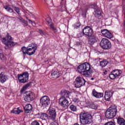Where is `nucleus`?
Listing matches in <instances>:
<instances>
[{
    "instance_id": "1",
    "label": "nucleus",
    "mask_w": 125,
    "mask_h": 125,
    "mask_svg": "<svg viewBox=\"0 0 125 125\" xmlns=\"http://www.w3.org/2000/svg\"><path fill=\"white\" fill-rule=\"evenodd\" d=\"M78 71L85 78H90L92 71H91L90 64L88 62H84L79 65L78 67Z\"/></svg>"
},
{
    "instance_id": "2",
    "label": "nucleus",
    "mask_w": 125,
    "mask_h": 125,
    "mask_svg": "<svg viewBox=\"0 0 125 125\" xmlns=\"http://www.w3.org/2000/svg\"><path fill=\"white\" fill-rule=\"evenodd\" d=\"M80 118L82 125H89L92 123V116L89 113L82 112L80 115Z\"/></svg>"
},
{
    "instance_id": "3",
    "label": "nucleus",
    "mask_w": 125,
    "mask_h": 125,
    "mask_svg": "<svg viewBox=\"0 0 125 125\" xmlns=\"http://www.w3.org/2000/svg\"><path fill=\"white\" fill-rule=\"evenodd\" d=\"M117 106L115 105H112L105 112V117L107 119H113L116 117L117 112Z\"/></svg>"
},
{
    "instance_id": "4",
    "label": "nucleus",
    "mask_w": 125,
    "mask_h": 125,
    "mask_svg": "<svg viewBox=\"0 0 125 125\" xmlns=\"http://www.w3.org/2000/svg\"><path fill=\"white\" fill-rule=\"evenodd\" d=\"M12 38L9 35V33H7V37L3 38L1 42L4 44H5L6 46L9 47L10 48L14 46L16 43L12 42Z\"/></svg>"
},
{
    "instance_id": "5",
    "label": "nucleus",
    "mask_w": 125,
    "mask_h": 125,
    "mask_svg": "<svg viewBox=\"0 0 125 125\" xmlns=\"http://www.w3.org/2000/svg\"><path fill=\"white\" fill-rule=\"evenodd\" d=\"M24 100L26 102H31V101H34L36 97L35 96V94L31 91H26L23 94Z\"/></svg>"
},
{
    "instance_id": "6",
    "label": "nucleus",
    "mask_w": 125,
    "mask_h": 125,
    "mask_svg": "<svg viewBox=\"0 0 125 125\" xmlns=\"http://www.w3.org/2000/svg\"><path fill=\"white\" fill-rule=\"evenodd\" d=\"M100 45L103 49H110V47H112V44L109 40L106 38H103L101 42Z\"/></svg>"
},
{
    "instance_id": "7",
    "label": "nucleus",
    "mask_w": 125,
    "mask_h": 125,
    "mask_svg": "<svg viewBox=\"0 0 125 125\" xmlns=\"http://www.w3.org/2000/svg\"><path fill=\"white\" fill-rule=\"evenodd\" d=\"M85 84V80L82 77H77L75 81L74 85L76 88H80Z\"/></svg>"
},
{
    "instance_id": "8",
    "label": "nucleus",
    "mask_w": 125,
    "mask_h": 125,
    "mask_svg": "<svg viewBox=\"0 0 125 125\" xmlns=\"http://www.w3.org/2000/svg\"><path fill=\"white\" fill-rule=\"evenodd\" d=\"M28 47L30 48H27V54L30 56L33 55L36 53V51L38 49V45L35 43H32L28 45Z\"/></svg>"
},
{
    "instance_id": "9",
    "label": "nucleus",
    "mask_w": 125,
    "mask_h": 125,
    "mask_svg": "<svg viewBox=\"0 0 125 125\" xmlns=\"http://www.w3.org/2000/svg\"><path fill=\"white\" fill-rule=\"evenodd\" d=\"M40 102L41 105L45 107L50 104V99L48 96H44L40 99Z\"/></svg>"
},
{
    "instance_id": "10",
    "label": "nucleus",
    "mask_w": 125,
    "mask_h": 125,
    "mask_svg": "<svg viewBox=\"0 0 125 125\" xmlns=\"http://www.w3.org/2000/svg\"><path fill=\"white\" fill-rule=\"evenodd\" d=\"M122 71L120 70H114L112 71L110 74L109 75V78L110 80H115V79L120 77Z\"/></svg>"
},
{
    "instance_id": "11",
    "label": "nucleus",
    "mask_w": 125,
    "mask_h": 125,
    "mask_svg": "<svg viewBox=\"0 0 125 125\" xmlns=\"http://www.w3.org/2000/svg\"><path fill=\"white\" fill-rule=\"evenodd\" d=\"M83 33L85 36L91 37L93 35V30L89 26H85L83 30Z\"/></svg>"
},
{
    "instance_id": "12",
    "label": "nucleus",
    "mask_w": 125,
    "mask_h": 125,
    "mask_svg": "<svg viewBox=\"0 0 125 125\" xmlns=\"http://www.w3.org/2000/svg\"><path fill=\"white\" fill-rule=\"evenodd\" d=\"M49 118L50 120H52V121H54L56 119V110L55 108H50L49 109Z\"/></svg>"
},
{
    "instance_id": "13",
    "label": "nucleus",
    "mask_w": 125,
    "mask_h": 125,
    "mask_svg": "<svg viewBox=\"0 0 125 125\" xmlns=\"http://www.w3.org/2000/svg\"><path fill=\"white\" fill-rule=\"evenodd\" d=\"M101 33L104 37L107 38V39H112V38H113V34L106 29H102Z\"/></svg>"
},
{
    "instance_id": "14",
    "label": "nucleus",
    "mask_w": 125,
    "mask_h": 125,
    "mask_svg": "<svg viewBox=\"0 0 125 125\" xmlns=\"http://www.w3.org/2000/svg\"><path fill=\"white\" fill-rule=\"evenodd\" d=\"M60 103L62 107H64V108H68L69 106V101L67 99L64 98H61L60 99Z\"/></svg>"
},
{
    "instance_id": "15",
    "label": "nucleus",
    "mask_w": 125,
    "mask_h": 125,
    "mask_svg": "<svg viewBox=\"0 0 125 125\" xmlns=\"http://www.w3.org/2000/svg\"><path fill=\"white\" fill-rule=\"evenodd\" d=\"M93 96L96 97V98H101L103 97V93L98 92L95 89H93L92 91Z\"/></svg>"
},
{
    "instance_id": "16",
    "label": "nucleus",
    "mask_w": 125,
    "mask_h": 125,
    "mask_svg": "<svg viewBox=\"0 0 125 125\" xmlns=\"http://www.w3.org/2000/svg\"><path fill=\"white\" fill-rule=\"evenodd\" d=\"M88 43L90 44L91 45H92V44H94V43H95V42H97V40L96 39V36H90V37L88 39Z\"/></svg>"
},
{
    "instance_id": "17",
    "label": "nucleus",
    "mask_w": 125,
    "mask_h": 125,
    "mask_svg": "<svg viewBox=\"0 0 125 125\" xmlns=\"http://www.w3.org/2000/svg\"><path fill=\"white\" fill-rule=\"evenodd\" d=\"M113 96V92L109 91H106L105 92L104 99L106 101H110V99Z\"/></svg>"
},
{
    "instance_id": "18",
    "label": "nucleus",
    "mask_w": 125,
    "mask_h": 125,
    "mask_svg": "<svg viewBox=\"0 0 125 125\" xmlns=\"http://www.w3.org/2000/svg\"><path fill=\"white\" fill-rule=\"evenodd\" d=\"M7 80H8V78L7 77V75H5L3 72H1L0 74V82L3 83H5Z\"/></svg>"
},
{
    "instance_id": "19",
    "label": "nucleus",
    "mask_w": 125,
    "mask_h": 125,
    "mask_svg": "<svg viewBox=\"0 0 125 125\" xmlns=\"http://www.w3.org/2000/svg\"><path fill=\"white\" fill-rule=\"evenodd\" d=\"M32 108H33V107L32 106V105L30 104H26L24 107L25 112L26 114H29L31 113L32 112Z\"/></svg>"
},
{
    "instance_id": "20",
    "label": "nucleus",
    "mask_w": 125,
    "mask_h": 125,
    "mask_svg": "<svg viewBox=\"0 0 125 125\" xmlns=\"http://www.w3.org/2000/svg\"><path fill=\"white\" fill-rule=\"evenodd\" d=\"M60 77V73L58 71H52L51 75L52 79H57Z\"/></svg>"
},
{
    "instance_id": "21",
    "label": "nucleus",
    "mask_w": 125,
    "mask_h": 125,
    "mask_svg": "<svg viewBox=\"0 0 125 125\" xmlns=\"http://www.w3.org/2000/svg\"><path fill=\"white\" fill-rule=\"evenodd\" d=\"M65 2H66V0H65L64 2L62 1L61 2V6H59V8H60L61 11H65L67 9Z\"/></svg>"
},
{
    "instance_id": "22",
    "label": "nucleus",
    "mask_w": 125,
    "mask_h": 125,
    "mask_svg": "<svg viewBox=\"0 0 125 125\" xmlns=\"http://www.w3.org/2000/svg\"><path fill=\"white\" fill-rule=\"evenodd\" d=\"M24 75H25V76H24L22 80H21L20 83H27V82H28L29 80V73H28V72H24Z\"/></svg>"
},
{
    "instance_id": "23",
    "label": "nucleus",
    "mask_w": 125,
    "mask_h": 125,
    "mask_svg": "<svg viewBox=\"0 0 125 125\" xmlns=\"http://www.w3.org/2000/svg\"><path fill=\"white\" fill-rule=\"evenodd\" d=\"M94 15L95 17H100L102 15V12L99 9H97L94 11Z\"/></svg>"
},
{
    "instance_id": "24",
    "label": "nucleus",
    "mask_w": 125,
    "mask_h": 125,
    "mask_svg": "<svg viewBox=\"0 0 125 125\" xmlns=\"http://www.w3.org/2000/svg\"><path fill=\"white\" fill-rule=\"evenodd\" d=\"M32 83H33L32 82H29V83H27L24 86H23L21 90V92H24V91H25V90H26V89H27L28 87L32 85Z\"/></svg>"
},
{
    "instance_id": "25",
    "label": "nucleus",
    "mask_w": 125,
    "mask_h": 125,
    "mask_svg": "<svg viewBox=\"0 0 125 125\" xmlns=\"http://www.w3.org/2000/svg\"><path fill=\"white\" fill-rule=\"evenodd\" d=\"M62 98H65V99L66 98H68L69 97V91L66 90L63 91L62 92Z\"/></svg>"
},
{
    "instance_id": "26",
    "label": "nucleus",
    "mask_w": 125,
    "mask_h": 125,
    "mask_svg": "<svg viewBox=\"0 0 125 125\" xmlns=\"http://www.w3.org/2000/svg\"><path fill=\"white\" fill-rule=\"evenodd\" d=\"M40 117L42 120H46V119H47V120H50L47 114L44 113H41Z\"/></svg>"
},
{
    "instance_id": "27",
    "label": "nucleus",
    "mask_w": 125,
    "mask_h": 125,
    "mask_svg": "<svg viewBox=\"0 0 125 125\" xmlns=\"http://www.w3.org/2000/svg\"><path fill=\"white\" fill-rule=\"evenodd\" d=\"M12 114H17V115H19L21 113V110L19 109V107L17 108H15L13 110L11 111Z\"/></svg>"
},
{
    "instance_id": "28",
    "label": "nucleus",
    "mask_w": 125,
    "mask_h": 125,
    "mask_svg": "<svg viewBox=\"0 0 125 125\" xmlns=\"http://www.w3.org/2000/svg\"><path fill=\"white\" fill-rule=\"evenodd\" d=\"M117 123L120 125H125V120L124 118H118Z\"/></svg>"
},
{
    "instance_id": "29",
    "label": "nucleus",
    "mask_w": 125,
    "mask_h": 125,
    "mask_svg": "<svg viewBox=\"0 0 125 125\" xmlns=\"http://www.w3.org/2000/svg\"><path fill=\"white\" fill-rule=\"evenodd\" d=\"M89 107L91 108V109L96 110L97 108H98V105L94 103H92L89 104Z\"/></svg>"
},
{
    "instance_id": "30",
    "label": "nucleus",
    "mask_w": 125,
    "mask_h": 125,
    "mask_svg": "<svg viewBox=\"0 0 125 125\" xmlns=\"http://www.w3.org/2000/svg\"><path fill=\"white\" fill-rule=\"evenodd\" d=\"M108 64V61L106 60H104L100 62V66L102 67H105Z\"/></svg>"
},
{
    "instance_id": "31",
    "label": "nucleus",
    "mask_w": 125,
    "mask_h": 125,
    "mask_svg": "<svg viewBox=\"0 0 125 125\" xmlns=\"http://www.w3.org/2000/svg\"><path fill=\"white\" fill-rule=\"evenodd\" d=\"M4 8H5L6 10L8 11V12H10V13H12V12L14 11L13 9L8 6H4Z\"/></svg>"
},
{
    "instance_id": "32",
    "label": "nucleus",
    "mask_w": 125,
    "mask_h": 125,
    "mask_svg": "<svg viewBox=\"0 0 125 125\" xmlns=\"http://www.w3.org/2000/svg\"><path fill=\"white\" fill-rule=\"evenodd\" d=\"M26 76V74H25V73H23L22 75L21 74H19L18 75V79L20 83L21 82V80L24 79V77Z\"/></svg>"
},
{
    "instance_id": "33",
    "label": "nucleus",
    "mask_w": 125,
    "mask_h": 125,
    "mask_svg": "<svg viewBox=\"0 0 125 125\" xmlns=\"http://www.w3.org/2000/svg\"><path fill=\"white\" fill-rule=\"evenodd\" d=\"M69 109L73 112H76L77 111V106L74 105V104H72L70 105Z\"/></svg>"
},
{
    "instance_id": "34",
    "label": "nucleus",
    "mask_w": 125,
    "mask_h": 125,
    "mask_svg": "<svg viewBox=\"0 0 125 125\" xmlns=\"http://www.w3.org/2000/svg\"><path fill=\"white\" fill-rule=\"evenodd\" d=\"M21 51H22L23 54H28V48L23 46L21 48Z\"/></svg>"
},
{
    "instance_id": "35",
    "label": "nucleus",
    "mask_w": 125,
    "mask_h": 125,
    "mask_svg": "<svg viewBox=\"0 0 125 125\" xmlns=\"http://www.w3.org/2000/svg\"><path fill=\"white\" fill-rule=\"evenodd\" d=\"M12 7H14L15 8V10L18 14H20V9L18 7L14 6L13 5H12Z\"/></svg>"
},
{
    "instance_id": "36",
    "label": "nucleus",
    "mask_w": 125,
    "mask_h": 125,
    "mask_svg": "<svg viewBox=\"0 0 125 125\" xmlns=\"http://www.w3.org/2000/svg\"><path fill=\"white\" fill-rule=\"evenodd\" d=\"M95 120L97 122H100L101 121V116L100 115H96L95 116Z\"/></svg>"
},
{
    "instance_id": "37",
    "label": "nucleus",
    "mask_w": 125,
    "mask_h": 125,
    "mask_svg": "<svg viewBox=\"0 0 125 125\" xmlns=\"http://www.w3.org/2000/svg\"><path fill=\"white\" fill-rule=\"evenodd\" d=\"M50 28H52V29L54 33H57V29H56L55 27H54L53 25L50 24Z\"/></svg>"
},
{
    "instance_id": "38",
    "label": "nucleus",
    "mask_w": 125,
    "mask_h": 125,
    "mask_svg": "<svg viewBox=\"0 0 125 125\" xmlns=\"http://www.w3.org/2000/svg\"><path fill=\"white\" fill-rule=\"evenodd\" d=\"M0 59L3 61L6 60V57H5L2 53L0 55Z\"/></svg>"
},
{
    "instance_id": "39",
    "label": "nucleus",
    "mask_w": 125,
    "mask_h": 125,
    "mask_svg": "<svg viewBox=\"0 0 125 125\" xmlns=\"http://www.w3.org/2000/svg\"><path fill=\"white\" fill-rule=\"evenodd\" d=\"M39 33L42 36H44L45 35V32L42 31V29H39Z\"/></svg>"
},
{
    "instance_id": "40",
    "label": "nucleus",
    "mask_w": 125,
    "mask_h": 125,
    "mask_svg": "<svg viewBox=\"0 0 125 125\" xmlns=\"http://www.w3.org/2000/svg\"><path fill=\"white\" fill-rule=\"evenodd\" d=\"M91 8H93L94 9H97V5L95 3L92 4L91 5Z\"/></svg>"
},
{
    "instance_id": "41",
    "label": "nucleus",
    "mask_w": 125,
    "mask_h": 125,
    "mask_svg": "<svg viewBox=\"0 0 125 125\" xmlns=\"http://www.w3.org/2000/svg\"><path fill=\"white\" fill-rule=\"evenodd\" d=\"M104 125H115V122L110 121L105 123Z\"/></svg>"
},
{
    "instance_id": "42",
    "label": "nucleus",
    "mask_w": 125,
    "mask_h": 125,
    "mask_svg": "<svg viewBox=\"0 0 125 125\" xmlns=\"http://www.w3.org/2000/svg\"><path fill=\"white\" fill-rule=\"evenodd\" d=\"M75 45H77V46H80V47H82V45H83V43L82 42H76Z\"/></svg>"
},
{
    "instance_id": "43",
    "label": "nucleus",
    "mask_w": 125,
    "mask_h": 125,
    "mask_svg": "<svg viewBox=\"0 0 125 125\" xmlns=\"http://www.w3.org/2000/svg\"><path fill=\"white\" fill-rule=\"evenodd\" d=\"M73 101L74 103H79V102H80V100L77 98H74L73 99Z\"/></svg>"
},
{
    "instance_id": "44",
    "label": "nucleus",
    "mask_w": 125,
    "mask_h": 125,
    "mask_svg": "<svg viewBox=\"0 0 125 125\" xmlns=\"http://www.w3.org/2000/svg\"><path fill=\"white\" fill-rule=\"evenodd\" d=\"M31 125H40V123L38 122L37 121H34L32 122Z\"/></svg>"
},
{
    "instance_id": "45",
    "label": "nucleus",
    "mask_w": 125,
    "mask_h": 125,
    "mask_svg": "<svg viewBox=\"0 0 125 125\" xmlns=\"http://www.w3.org/2000/svg\"><path fill=\"white\" fill-rule=\"evenodd\" d=\"M46 21L48 23V24H49V23H50V22H51V19H50V18H48L46 19Z\"/></svg>"
},
{
    "instance_id": "46",
    "label": "nucleus",
    "mask_w": 125,
    "mask_h": 125,
    "mask_svg": "<svg viewBox=\"0 0 125 125\" xmlns=\"http://www.w3.org/2000/svg\"><path fill=\"white\" fill-rule=\"evenodd\" d=\"M28 22L30 24H35V21H32L31 20H28Z\"/></svg>"
},
{
    "instance_id": "47",
    "label": "nucleus",
    "mask_w": 125,
    "mask_h": 125,
    "mask_svg": "<svg viewBox=\"0 0 125 125\" xmlns=\"http://www.w3.org/2000/svg\"><path fill=\"white\" fill-rule=\"evenodd\" d=\"M22 23H24V24H25V25H27V24H28V21H27L24 20H22Z\"/></svg>"
},
{
    "instance_id": "48",
    "label": "nucleus",
    "mask_w": 125,
    "mask_h": 125,
    "mask_svg": "<svg viewBox=\"0 0 125 125\" xmlns=\"http://www.w3.org/2000/svg\"><path fill=\"white\" fill-rule=\"evenodd\" d=\"M83 16H85L86 15V11H85L82 14Z\"/></svg>"
},
{
    "instance_id": "49",
    "label": "nucleus",
    "mask_w": 125,
    "mask_h": 125,
    "mask_svg": "<svg viewBox=\"0 0 125 125\" xmlns=\"http://www.w3.org/2000/svg\"><path fill=\"white\" fill-rule=\"evenodd\" d=\"M18 20H20V21H23V18H17Z\"/></svg>"
},
{
    "instance_id": "50",
    "label": "nucleus",
    "mask_w": 125,
    "mask_h": 125,
    "mask_svg": "<svg viewBox=\"0 0 125 125\" xmlns=\"http://www.w3.org/2000/svg\"><path fill=\"white\" fill-rule=\"evenodd\" d=\"M107 70H105V72H104V75H107Z\"/></svg>"
},
{
    "instance_id": "51",
    "label": "nucleus",
    "mask_w": 125,
    "mask_h": 125,
    "mask_svg": "<svg viewBox=\"0 0 125 125\" xmlns=\"http://www.w3.org/2000/svg\"><path fill=\"white\" fill-rule=\"evenodd\" d=\"M1 52H2V51L0 49V55L2 53Z\"/></svg>"
},
{
    "instance_id": "52",
    "label": "nucleus",
    "mask_w": 125,
    "mask_h": 125,
    "mask_svg": "<svg viewBox=\"0 0 125 125\" xmlns=\"http://www.w3.org/2000/svg\"><path fill=\"white\" fill-rule=\"evenodd\" d=\"M74 125H79V124L76 123V124H75Z\"/></svg>"
},
{
    "instance_id": "53",
    "label": "nucleus",
    "mask_w": 125,
    "mask_h": 125,
    "mask_svg": "<svg viewBox=\"0 0 125 125\" xmlns=\"http://www.w3.org/2000/svg\"><path fill=\"white\" fill-rule=\"evenodd\" d=\"M91 80L92 81H93V80H94V78H92L91 79Z\"/></svg>"
},
{
    "instance_id": "54",
    "label": "nucleus",
    "mask_w": 125,
    "mask_h": 125,
    "mask_svg": "<svg viewBox=\"0 0 125 125\" xmlns=\"http://www.w3.org/2000/svg\"><path fill=\"white\" fill-rule=\"evenodd\" d=\"M26 19H27V20H28V18H26Z\"/></svg>"
},
{
    "instance_id": "55",
    "label": "nucleus",
    "mask_w": 125,
    "mask_h": 125,
    "mask_svg": "<svg viewBox=\"0 0 125 125\" xmlns=\"http://www.w3.org/2000/svg\"><path fill=\"white\" fill-rule=\"evenodd\" d=\"M62 0V1H63L64 0Z\"/></svg>"
}]
</instances>
